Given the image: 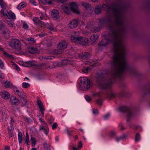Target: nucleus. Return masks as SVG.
Masks as SVG:
<instances>
[{"instance_id": "1", "label": "nucleus", "mask_w": 150, "mask_h": 150, "mask_svg": "<svg viewBox=\"0 0 150 150\" xmlns=\"http://www.w3.org/2000/svg\"><path fill=\"white\" fill-rule=\"evenodd\" d=\"M112 12L113 16L108 15L105 18L100 20L101 25H106L110 32L107 37L98 43L99 46H105L109 43L113 44L114 54L110 62L111 69L108 71L110 77H105V72L100 70L97 73L96 80L99 87L103 90L110 89L113 83V79L122 78L125 73L136 76L139 73L134 67H131L125 58L126 48L124 40V36L127 29V23L122 18L117 19L120 14L115 9L108 10Z\"/></svg>"}, {"instance_id": "2", "label": "nucleus", "mask_w": 150, "mask_h": 150, "mask_svg": "<svg viewBox=\"0 0 150 150\" xmlns=\"http://www.w3.org/2000/svg\"><path fill=\"white\" fill-rule=\"evenodd\" d=\"M129 6V3H125L122 1H119L117 2L113 3L110 5L104 4L101 6H98L95 8V12L97 14L100 13L102 12V7L107 11V15L106 16L101 19H99L100 21V20L105 18L108 15L113 16L114 13L112 11L108 13V10L115 9L120 13V16L117 19L120 20L121 18H122L125 23H127L126 19L124 14L123 11L126 10ZM99 23H100V21H99Z\"/></svg>"}, {"instance_id": "3", "label": "nucleus", "mask_w": 150, "mask_h": 150, "mask_svg": "<svg viewBox=\"0 0 150 150\" xmlns=\"http://www.w3.org/2000/svg\"><path fill=\"white\" fill-rule=\"evenodd\" d=\"M79 85L81 90H86L90 88L91 84L87 78L82 77L80 79Z\"/></svg>"}, {"instance_id": "4", "label": "nucleus", "mask_w": 150, "mask_h": 150, "mask_svg": "<svg viewBox=\"0 0 150 150\" xmlns=\"http://www.w3.org/2000/svg\"><path fill=\"white\" fill-rule=\"evenodd\" d=\"M71 40L74 42H79L83 46L86 45L88 44V40L86 38H83L81 36H73L71 37Z\"/></svg>"}, {"instance_id": "5", "label": "nucleus", "mask_w": 150, "mask_h": 150, "mask_svg": "<svg viewBox=\"0 0 150 150\" xmlns=\"http://www.w3.org/2000/svg\"><path fill=\"white\" fill-rule=\"evenodd\" d=\"M119 110L121 112L127 113V121L128 122L134 116L132 109L129 107L122 106L119 108Z\"/></svg>"}, {"instance_id": "6", "label": "nucleus", "mask_w": 150, "mask_h": 150, "mask_svg": "<svg viewBox=\"0 0 150 150\" xmlns=\"http://www.w3.org/2000/svg\"><path fill=\"white\" fill-rule=\"evenodd\" d=\"M21 43L17 39L12 40L9 43V45L11 47L20 50L21 49Z\"/></svg>"}, {"instance_id": "7", "label": "nucleus", "mask_w": 150, "mask_h": 150, "mask_svg": "<svg viewBox=\"0 0 150 150\" xmlns=\"http://www.w3.org/2000/svg\"><path fill=\"white\" fill-rule=\"evenodd\" d=\"M67 47V43L65 41H63L59 44L58 49L54 50V52L57 54H60L63 52V49Z\"/></svg>"}, {"instance_id": "8", "label": "nucleus", "mask_w": 150, "mask_h": 150, "mask_svg": "<svg viewBox=\"0 0 150 150\" xmlns=\"http://www.w3.org/2000/svg\"><path fill=\"white\" fill-rule=\"evenodd\" d=\"M71 11L73 12L79 14L80 13L78 9L77 4L75 2H72L70 4Z\"/></svg>"}, {"instance_id": "9", "label": "nucleus", "mask_w": 150, "mask_h": 150, "mask_svg": "<svg viewBox=\"0 0 150 150\" xmlns=\"http://www.w3.org/2000/svg\"><path fill=\"white\" fill-rule=\"evenodd\" d=\"M59 12L57 10H53L51 13L52 17L54 19H57L59 18L60 17L59 14Z\"/></svg>"}, {"instance_id": "10", "label": "nucleus", "mask_w": 150, "mask_h": 150, "mask_svg": "<svg viewBox=\"0 0 150 150\" xmlns=\"http://www.w3.org/2000/svg\"><path fill=\"white\" fill-rule=\"evenodd\" d=\"M79 56L81 59H88L90 57L91 55L88 52H85L79 54Z\"/></svg>"}, {"instance_id": "11", "label": "nucleus", "mask_w": 150, "mask_h": 150, "mask_svg": "<svg viewBox=\"0 0 150 150\" xmlns=\"http://www.w3.org/2000/svg\"><path fill=\"white\" fill-rule=\"evenodd\" d=\"M37 65V63L35 61H28L23 64V66L29 67Z\"/></svg>"}, {"instance_id": "12", "label": "nucleus", "mask_w": 150, "mask_h": 150, "mask_svg": "<svg viewBox=\"0 0 150 150\" xmlns=\"http://www.w3.org/2000/svg\"><path fill=\"white\" fill-rule=\"evenodd\" d=\"M1 95L2 97L5 99H8L10 96V94L7 92L3 91L1 92Z\"/></svg>"}, {"instance_id": "13", "label": "nucleus", "mask_w": 150, "mask_h": 150, "mask_svg": "<svg viewBox=\"0 0 150 150\" xmlns=\"http://www.w3.org/2000/svg\"><path fill=\"white\" fill-rule=\"evenodd\" d=\"M60 8L64 13L67 14L69 13L71 11L70 8L64 5L61 6Z\"/></svg>"}, {"instance_id": "14", "label": "nucleus", "mask_w": 150, "mask_h": 150, "mask_svg": "<svg viewBox=\"0 0 150 150\" xmlns=\"http://www.w3.org/2000/svg\"><path fill=\"white\" fill-rule=\"evenodd\" d=\"M78 25L77 21L75 20H72L69 23V27L71 29L76 27Z\"/></svg>"}, {"instance_id": "15", "label": "nucleus", "mask_w": 150, "mask_h": 150, "mask_svg": "<svg viewBox=\"0 0 150 150\" xmlns=\"http://www.w3.org/2000/svg\"><path fill=\"white\" fill-rule=\"evenodd\" d=\"M37 104L38 106H39L41 113L42 114L43 116L44 113V111L45 110V109L44 108L42 103L41 100H37Z\"/></svg>"}, {"instance_id": "16", "label": "nucleus", "mask_w": 150, "mask_h": 150, "mask_svg": "<svg viewBox=\"0 0 150 150\" xmlns=\"http://www.w3.org/2000/svg\"><path fill=\"white\" fill-rule=\"evenodd\" d=\"M34 23L40 26H42L44 25L43 22L40 20L38 18L34 17L33 19Z\"/></svg>"}, {"instance_id": "17", "label": "nucleus", "mask_w": 150, "mask_h": 150, "mask_svg": "<svg viewBox=\"0 0 150 150\" xmlns=\"http://www.w3.org/2000/svg\"><path fill=\"white\" fill-rule=\"evenodd\" d=\"M71 60H69L68 59H66L63 60L61 63V66H64L71 64L72 62Z\"/></svg>"}, {"instance_id": "18", "label": "nucleus", "mask_w": 150, "mask_h": 150, "mask_svg": "<svg viewBox=\"0 0 150 150\" xmlns=\"http://www.w3.org/2000/svg\"><path fill=\"white\" fill-rule=\"evenodd\" d=\"M10 101L14 105H17L19 103V100L15 97H11L10 99Z\"/></svg>"}, {"instance_id": "19", "label": "nucleus", "mask_w": 150, "mask_h": 150, "mask_svg": "<svg viewBox=\"0 0 150 150\" xmlns=\"http://www.w3.org/2000/svg\"><path fill=\"white\" fill-rule=\"evenodd\" d=\"M117 95V94L112 92H111L110 93H106V96L109 98H115Z\"/></svg>"}, {"instance_id": "20", "label": "nucleus", "mask_w": 150, "mask_h": 150, "mask_svg": "<svg viewBox=\"0 0 150 150\" xmlns=\"http://www.w3.org/2000/svg\"><path fill=\"white\" fill-rule=\"evenodd\" d=\"M82 5L87 10H91V5L90 4L85 2H83L82 3Z\"/></svg>"}, {"instance_id": "21", "label": "nucleus", "mask_w": 150, "mask_h": 150, "mask_svg": "<svg viewBox=\"0 0 150 150\" xmlns=\"http://www.w3.org/2000/svg\"><path fill=\"white\" fill-rule=\"evenodd\" d=\"M28 50L29 52L31 54L35 53L37 51V49L36 48L32 47H28Z\"/></svg>"}, {"instance_id": "22", "label": "nucleus", "mask_w": 150, "mask_h": 150, "mask_svg": "<svg viewBox=\"0 0 150 150\" xmlns=\"http://www.w3.org/2000/svg\"><path fill=\"white\" fill-rule=\"evenodd\" d=\"M100 30V27L99 26H97L93 27L91 29V31L92 32L96 33L98 32Z\"/></svg>"}, {"instance_id": "23", "label": "nucleus", "mask_w": 150, "mask_h": 150, "mask_svg": "<svg viewBox=\"0 0 150 150\" xmlns=\"http://www.w3.org/2000/svg\"><path fill=\"white\" fill-rule=\"evenodd\" d=\"M43 130L45 134L47 135L49 132V129L48 127L45 128L42 126L40 125V130Z\"/></svg>"}, {"instance_id": "24", "label": "nucleus", "mask_w": 150, "mask_h": 150, "mask_svg": "<svg viewBox=\"0 0 150 150\" xmlns=\"http://www.w3.org/2000/svg\"><path fill=\"white\" fill-rule=\"evenodd\" d=\"M98 36L96 34L92 35L90 38L91 40L93 42L96 41V40L98 39Z\"/></svg>"}, {"instance_id": "25", "label": "nucleus", "mask_w": 150, "mask_h": 150, "mask_svg": "<svg viewBox=\"0 0 150 150\" xmlns=\"http://www.w3.org/2000/svg\"><path fill=\"white\" fill-rule=\"evenodd\" d=\"M7 16L8 18H10L12 19H14L15 18V16L14 13L10 12H7Z\"/></svg>"}, {"instance_id": "26", "label": "nucleus", "mask_w": 150, "mask_h": 150, "mask_svg": "<svg viewBox=\"0 0 150 150\" xmlns=\"http://www.w3.org/2000/svg\"><path fill=\"white\" fill-rule=\"evenodd\" d=\"M30 141L31 142L32 146L33 147H35L36 144V140L35 138L34 137H31Z\"/></svg>"}, {"instance_id": "27", "label": "nucleus", "mask_w": 150, "mask_h": 150, "mask_svg": "<svg viewBox=\"0 0 150 150\" xmlns=\"http://www.w3.org/2000/svg\"><path fill=\"white\" fill-rule=\"evenodd\" d=\"M3 83H4V85L6 88H10L12 87V84L10 82H7V81L3 82Z\"/></svg>"}, {"instance_id": "28", "label": "nucleus", "mask_w": 150, "mask_h": 150, "mask_svg": "<svg viewBox=\"0 0 150 150\" xmlns=\"http://www.w3.org/2000/svg\"><path fill=\"white\" fill-rule=\"evenodd\" d=\"M150 94V85L149 86L144 92V94L146 95Z\"/></svg>"}, {"instance_id": "29", "label": "nucleus", "mask_w": 150, "mask_h": 150, "mask_svg": "<svg viewBox=\"0 0 150 150\" xmlns=\"http://www.w3.org/2000/svg\"><path fill=\"white\" fill-rule=\"evenodd\" d=\"M21 100L22 102L23 106H24L27 105V101L26 99L24 98H21Z\"/></svg>"}, {"instance_id": "30", "label": "nucleus", "mask_w": 150, "mask_h": 150, "mask_svg": "<svg viewBox=\"0 0 150 150\" xmlns=\"http://www.w3.org/2000/svg\"><path fill=\"white\" fill-rule=\"evenodd\" d=\"M45 26L48 29L51 30H54V28L52 25H49L48 24H45Z\"/></svg>"}, {"instance_id": "31", "label": "nucleus", "mask_w": 150, "mask_h": 150, "mask_svg": "<svg viewBox=\"0 0 150 150\" xmlns=\"http://www.w3.org/2000/svg\"><path fill=\"white\" fill-rule=\"evenodd\" d=\"M25 6V4L24 2L21 3L17 7V8L19 9H21L22 8L24 7Z\"/></svg>"}, {"instance_id": "32", "label": "nucleus", "mask_w": 150, "mask_h": 150, "mask_svg": "<svg viewBox=\"0 0 150 150\" xmlns=\"http://www.w3.org/2000/svg\"><path fill=\"white\" fill-rule=\"evenodd\" d=\"M10 31L8 30H5L3 32V33L4 36H6L8 37L9 35V33Z\"/></svg>"}, {"instance_id": "33", "label": "nucleus", "mask_w": 150, "mask_h": 150, "mask_svg": "<svg viewBox=\"0 0 150 150\" xmlns=\"http://www.w3.org/2000/svg\"><path fill=\"white\" fill-rule=\"evenodd\" d=\"M3 54L7 57H9L10 59H12L13 58V57L12 56L8 54L7 52H6L3 51Z\"/></svg>"}, {"instance_id": "34", "label": "nucleus", "mask_w": 150, "mask_h": 150, "mask_svg": "<svg viewBox=\"0 0 150 150\" xmlns=\"http://www.w3.org/2000/svg\"><path fill=\"white\" fill-rule=\"evenodd\" d=\"M140 138V135L138 133H137L136 134L135 137V141L136 142H138L139 141Z\"/></svg>"}, {"instance_id": "35", "label": "nucleus", "mask_w": 150, "mask_h": 150, "mask_svg": "<svg viewBox=\"0 0 150 150\" xmlns=\"http://www.w3.org/2000/svg\"><path fill=\"white\" fill-rule=\"evenodd\" d=\"M55 58V57L54 56H45L44 57V59H46L47 60H51Z\"/></svg>"}, {"instance_id": "36", "label": "nucleus", "mask_w": 150, "mask_h": 150, "mask_svg": "<svg viewBox=\"0 0 150 150\" xmlns=\"http://www.w3.org/2000/svg\"><path fill=\"white\" fill-rule=\"evenodd\" d=\"M85 98L86 100L88 102H90L91 101V98L88 95H86L85 97Z\"/></svg>"}, {"instance_id": "37", "label": "nucleus", "mask_w": 150, "mask_h": 150, "mask_svg": "<svg viewBox=\"0 0 150 150\" xmlns=\"http://www.w3.org/2000/svg\"><path fill=\"white\" fill-rule=\"evenodd\" d=\"M18 94V96L19 97H20L21 98H24L25 96L23 91L19 92Z\"/></svg>"}, {"instance_id": "38", "label": "nucleus", "mask_w": 150, "mask_h": 150, "mask_svg": "<svg viewBox=\"0 0 150 150\" xmlns=\"http://www.w3.org/2000/svg\"><path fill=\"white\" fill-rule=\"evenodd\" d=\"M1 13L2 15H3L4 16H6L7 15V12L6 11H4V10L2 9L1 11Z\"/></svg>"}, {"instance_id": "39", "label": "nucleus", "mask_w": 150, "mask_h": 150, "mask_svg": "<svg viewBox=\"0 0 150 150\" xmlns=\"http://www.w3.org/2000/svg\"><path fill=\"white\" fill-rule=\"evenodd\" d=\"M13 67L16 70L18 71L20 70V69L19 68V67H18V66L16 64H15L13 62Z\"/></svg>"}, {"instance_id": "40", "label": "nucleus", "mask_w": 150, "mask_h": 150, "mask_svg": "<svg viewBox=\"0 0 150 150\" xmlns=\"http://www.w3.org/2000/svg\"><path fill=\"white\" fill-rule=\"evenodd\" d=\"M28 41L31 42L33 43H35V41L34 40V39L33 38H28Z\"/></svg>"}, {"instance_id": "41", "label": "nucleus", "mask_w": 150, "mask_h": 150, "mask_svg": "<svg viewBox=\"0 0 150 150\" xmlns=\"http://www.w3.org/2000/svg\"><path fill=\"white\" fill-rule=\"evenodd\" d=\"M8 132L9 134V137H11L13 136V132L11 129H8Z\"/></svg>"}, {"instance_id": "42", "label": "nucleus", "mask_w": 150, "mask_h": 150, "mask_svg": "<svg viewBox=\"0 0 150 150\" xmlns=\"http://www.w3.org/2000/svg\"><path fill=\"white\" fill-rule=\"evenodd\" d=\"M25 120L28 123H30L32 122V120L30 118L27 117H25Z\"/></svg>"}, {"instance_id": "43", "label": "nucleus", "mask_w": 150, "mask_h": 150, "mask_svg": "<svg viewBox=\"0 0 150 150\" xmlns=\"http://www.w3.org/2000/svg\"><path fill=\"white\" fill-rule=\"evenodd\" d=\"M44 147L46 149H49V146L47 144L46 142L44 143L43 144Z\"/></svg>"}, {"instance_id": "44", "label": "nucleus", "mask_w": 150, "mask_h": 150, "mask_svg": "<svg viewBox=\"0 0 150 150\" xmlns=\"http://www.w3.org/2000/svg\"><path fill=\"white\" fill-rule=\"evenodd\" d=\"M23 87L24 88H27L28 86L30 85V84L27 83H25L22 84Z\"/></svg>"}, {"instance_id": "45", "label": "nucleus", "mask_w": 150, "mask_h": 150, "mask_svg": "<svg viewBox=\"0 0 150 150\" xmlns=\"http://www.w3.org/2000/svg\"><path fill=\"white\" fill-rule=\"evenodd\" d=\"M88 69L89 68L88 67L84 68L82 69V71L85 73H87L88 72Z\"/></svg>"}, {"instance_id": "46", "label": "nucleus", "mask_w": 150, "mask_h": 150, "mask_svg": "<svg viewBox=\"0 0 150 150\" xmlns=\"http://www.w3.org/2000/svg\"><path fill=\"white\" fill-rule=\"evenodd\" d=\"M54 65L55 67L58 66H61V63H59L58 62H55L54 63Z\"/></svg>"}, {"instance_id": "47", "label": "nucleus", "mask_w": 150, "mask_h": 150, "mask_svg": "<svg viewBox=\"0 0 150 150\" xmlns=\"http://www.w3.org/2000/svg\"><path fill=\"white\" fill-rule=\"evenodd\" d=\"M148 0L149 2L146 4L145 5L146 8H150V0Z\"/></svg>"}, {"instance_id": "48", "label": "nucleus", "mask_w": 150, "mask_h": 150, "mask_svg": "<svg viewBox=\"0 0 150 150\" xmlns=\"http://www.w3.org/2000/svg\"><path fill=\"white\" fill-rule=\"evenodd\" d=\"M96 103L99 105H101L103 103V102L100 99L98 100L96 102Z\"/></svg>"}, {"instance_id": "49", "label": "nucleus", "mask_w": 150, "mask_h": 150, "mask_svg": "<svg viewBox=\"0 0 150 150\" xmlns=\"http://www.w3.org/2000/svg\"><path fill=\"white\" fill-rule=\"evenodd\" d=\"M4 25L2 22L0 21V30L3 29L4 28Z\"/></svg>"}, {"instance_id": "50", "label": "nucleus", "mask_w": 150, "mask_h": 150, "mask_svg": "<svg viewBox=\"0 0 150 150\" xmlns=\"http://www.w3.org/2000/svg\"><path fill=\"white\" fill-rule=\"evenodd\" d=\"M4 66V65L3 62L1 59H0V68L1 69H3Z\"/></svg>"}, {"instance_id": "51", "label": "nucleus", "mask_w": 150, "mask_h": 150, "mask_svg": "<svg viewBox=\"0 0 150 150\" xmlns=\"http://www.w3.org/2000/svg\"><path fill=\"white\" fill-rule=\"evenodd\" d=\"M7 24L8 26L10 27H12L13 26V24L12 22H11L9 21L7 22Z\"/></svg>"}, {"instance_id": "52", "label": "nucleus", "mask_w": 150, "mask_h": 150, "mask_svg": "<svg viewBox=\"0 0 150 150\" xmlns=\"http://www.w3.org/2000/svg\"><path fill=\"white\" fill-rule=\"evenodd\" d=\"M57 124L56 123H54L52 125V128L53 129L56 128L57 127Z\"/></svg>"}, {"instance_id": "53", "label": "nucleus", "mask_w": 150, "mask_h": 150, "mask_svg": "<svg viewBox=\"0 0 150 150\" xmlns=\"http://www.w3.org/2000/svg\"><path fill=\"white\" fill-rule=\"evenodd\" d=\"M23 28L25 29H27L28 28V25L25 23H23Z\"/></svg>"}, {"instance_id": "54", "label": "nucleus", "mask_w": 150, "mask_h": 150, "mask_svg": "<svg viewBox=\"0 0 150 150\" xmlns=\"http://www.w3.org/2000/svg\"><path fill=\"white\" fill-rule=\"evenodd\" d=\"M110 135L111 137H113L115 136V132L114 131H112L110 132Z\"/></svg>"}, {"instance_id": "55", "label": "nucleus", "mask_w": 150, "mask_h": 150, "mask_svg": "<svg viewBox=\"0 0 150 150\" xmlns=\"http://www.w3.org/2000/svg\"><path fill=\"white\" fill-rule=\"evenodd\" d=\"M82 143L81 141H80L79 142V144L78 145V148H80L82 147Z\"/></svg>"}, {"instance_id": "56", "label": "nucleus", "mask_w": 150, "mask_h": 150, "mask_svg": "<svg viewBox=\"0 0 150 150\" xmlns=\"http://www.w3.org/2000/svg\"><path fill=\"white\" fill-rule=\"evenodd\" d=\"M0 5L2 7H3L4 6V3L3 0H0Z\"/></svg>"}, {"instance_id": "57", "label": "nucleus", "mask_w": 150, "mask_h": 150, "mask_svg": "<svg viewBox=\"0 0 150 150\" xmlns=\"http://www.w3.org/2000/svg\"><path fill=\"white\" fill-rule=\"evenodd\" d=\"M25 143L27 144L28 145L29 144V139H25Z\"/></svg>"}, {"instance_id": "58", "label": "nucleus", "mask_w": 150, "mask_h": 150, "mask_svg": "<svg viewBox=\"0 0 150 150\" xmlns=\"http://www.w3.org/2000/svg\"><path fill=\"white\" fill-rule=\"evenodd\" d=\"M42 2V4H45L47 3L46 0H40Z\"/></svg>"}, {"instance_id": "59", "label": "nucleus", "mask_w": 150, "mask_h": 150, "mask_svg": "<svg viewBox=\"0 0 150 150\" xmlns=\"http://www.w3.org/2000/svg\"><path fill=\"white\" fill-rule=\"evenodd\" d=\"M18 138L22 137L23 136L22 134L20 132H19L18 133Z\"/></svg>"}, {"instance_id": "60", "label": "nucleus", "mask_w": 150, "mask_h": 150, "mask_svg": "<svg viewBox=\"0 0 150 150\" xmlns=\"http://www.w3.org/2000/svg\"><path fill=\"white\" fill-rule=\"evenodd\" d=\"M126 138V135L125 134H124L123 135L120 137V139H125Z\"/></svg>"}, {"instance_id": "61", "label": "nucleus", "mask_w": 150, "mask_h": 150, "mask_svg": "<svg viewBox=\"0 0 150 150\" xmlns=\"http://www.w3.org/2000/svg\"><path fill=\"white\" fill-rule=\"evenodd\" d=\"M110 115V114L108 113V114H106L104 116V118L105 119L107 118L108 117H109Z\"/></svg>"}, {"instance_id": "62", "label": "nucleus", "mask_w": 150, "mask_h": 150, "mask_svg": "<svg viewBox=\"0 0 150 150\" xmlns=\"http://www.w3.org/2000/svg\"><path fill=\"white\" fill-rule=\"evenodd\" d=\"M93 112L94 114H97L98 112V110H97L93 109Z\"/></svg>"}, {"instance_id": "63", "label": "nucleus", "mask_w": 150, "mask_h": 150, "mask_svg": "<svg viewBox=\"0 0 150 150\" xmlns=\"http://www.w3.org/2000/svg\"><path fill=\"white\" fill-rule=\"evenodd\" d=\"M40 120L41 122H43L44 125L46 126V125H47V124L45 122L42 120H43L42 118H40Z\"/></svg>"}, {"instance_id": "64", "label": "nucleus", "mask_w": 150, "mask_h": 150, "mask_svg": "<svg viewBox=\"0 0 150 150\" xmlns=\"http://www.w3.org/2000/svg\"><path fill=\"white\" fill-rule=\"evenodd\" d=\"M22 140H22V137L18 138V141H19V143L20 144L22 142Z\"/></svg>"}]
</instances>
